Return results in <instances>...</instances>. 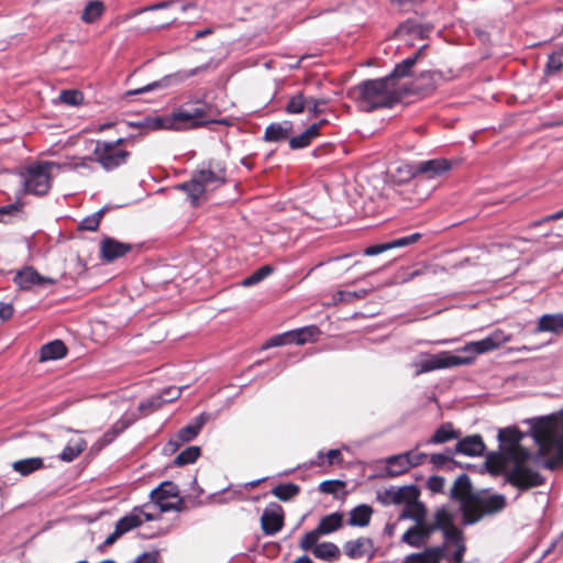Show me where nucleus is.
<instances>
[{
  "instance_id": "052dcab7",
  "label": "nucleus",
  "mask_w": 563,
  "mask_h": 563,
  "mask_svg": "<svg viewBox=\"0 0 563 563\" xmlns=\"http://www.w3.org/2000/svg\"><path fill=\"white\" fill-rule=\"evenodd\" d=\"M455 454L454 451L448 449L446 453H435L430 455V462L438 468L443 467L448 463L455 462L452 460V455Z\"/></svg>"
},
{
  "instance_id": "5fc2aeb1",
  "label": "nucleus",
  "mask_w": 563,
  "mask_h": 563,
  "mask_svg": "<svg viewBox=\"0 0 563 563\" xmlns=\"http://www.w3.org/2000/svg\"><path fill=\"white\" fill-rule=\"evenodd\" d=\"M274 268L271 265H264L253 272L249 277L244 278L242 285L245 287L253 286L273 273Z\"/></svg>"
},
{
  "instance_id": "2f4dec72",
  "label": "nucleus",
  "mask_w": 563,
  "mask_h": 563,
  "mask_svg": "<svg viewBox=\"0 0 563 563\" xmlns=\"http://www.w3.org/2000/svg\"><path fill=\"white\" fill-rule=\"evenodd\" d=\"M68 350L62 340H54L41 347L40 361L59 360L66 356Z\"/></svg>"
},
{
  "instance_id": "bb28decb",
  "label": "nucleus",
  "mask_w": 563,
  "mask_h": 563,
  "mask_svg": "<svg viewBox=\"0 0 563 563\" xmlns=\"http://www.w3.org/2000/svg\"><path fill=\"white\" fill-rule=\"evenodd\" d=\"M131 424V420L128 418H121L113 423L110 430H108L103 435L96 441L93 448L98 451L102 450L104 446L109 445L114 441V439L121 434L124 430H126Z\"/></svg>"
},
{
  "instance_id": "c9c22d12",
  "label": "nucleus",
  "mask_w": 563,
  "mask_h": 563,
  "mask_svg": "<svg viewBox=\"0 0 563 563\" xmlns=\"http://www.w3.org/2000/svg\"><path fill=\"white\" fill-rule=\"evenodd\" d=\"M373 547L371 539L358 538L354 541L345 542L344 553L351 559H358L365 555L368 549Z\"/></svg>"
},
{
  "instance_id": "c756f323",
  "label": "nucleus",
  "mask_w": 563,
  "mask_h": 563,
  "mask_svg": "<svg viewBox=\"0 0 563 563\" xmlns=\"http://www.w3.org/2000/svg\"><path fill=\"white\" fill-rule=\"evenodd\" d=\"M292 131V124L289 121L283 123H272L265 129L264 140L266 142H280L289 137Z\"/></svg>"
},
{
  "instance_id": "c85d7f7f",
  "label": "nucleus",
  "mask_w": 563,
  "mask_h": 563,
  "mask_svg": "<svg viewBox=\"0 0 563 563\" xmlns=\"http://www.w3.org/2000/svg\"><path fill=\"white\" fill-rule=\"evenodd\" d=\"M407 456L408 454L406 453L388 456L385 460L387 476L396 477L407 473L410 470Z\"/></svg>"
},
{
  "instance_id": "bf43d9fd",
  "label": "nucleus",
  "mask_w": 563,
  "mask_h": 563,
  "mask_svg": "<svg viewBox=\"0 0 563 563\" xmlns=\"http://www.w3.org/2000/svg\"><path fill=\"white\" fill-rule=\"evenodd\" d=\"M345 487V483L340 479H328L323 481L319 485V490L323 494L335 495L339 489Z\"/></svg>"
},
{
  "instance_id": "dca6fc26",
  "label": "nucleus",
  "mask_w": 563,
  "mask_h": 563,
  "mask_svg": "<svg viewBox=\"0 0 563 563\" xmlns=\"http://www.w3.org/2000/svg\"><path fill=\"white\" fill-rule=\"evenodd\" d=\"M442 75L440 71L426 70L412 81L411 87L407 89V93L429 95L434 91L441 80Z\"/></svg>"
},
{
  "instance_id": "4c0bfd02",
  "label": "nucleus",
  "mask_w": 563,
  "mask_h": 563,
  "mask_svg": "<svg viewBox=\"0 0 563 563\" xmlns=\"http://www.w3.org/2000/svg\"><path fill=\"white\" fill-rule=\"evenodd\" d=\"M459 437L460 432L453 429L451 422H446L434 431L432 437L427 440L426 444H442L450 440L457 439Z\"/></svg>"
},
{
  "instance_id": "09e8293b",
  "label": "nucleus",
  "mask_w": 563,
  "mask_h": 563,
  "mask_svg": "<svg viewBox=\"0 0 563 563\" xmlns=\"http://www.w3.org/2000/svg\"><path fill=\"white\" fill-rule=\"evenodd\" d=\"M106 211V208H102L93 214L86 217L82 221L79 222L78 230L91 232L97 231Z\"/></svg>"
},
{
  "instance_id": "393cba45",
  "label": "nucleus",
  "mask_w": 563,
  "mask_h": 563,
  "mask_svg": "<svg viewBox=\"0 0 563 563\" xmlns=\"http://www.w3.org/2000/svg\"><path fill=\"white\" fill-rule=\"evenodd\" d=\"M485 451V443L479 434L468 435L456 443L454 453H461L468 456L482 455Z\"/></svg>"
},
{
  "instance_id": "473e14b6",
  "label": "nucleus",
  "mask_w": 563,
  "mask_h": 563,
  "mask_svg": "<svg viewBox=\"0 0 563 563\" xmlns=\"http://www.w3.org/2000/svg\"><path fill=\"white\" fill-rule=\"evenodd\" d=\"M374 509L366 504L358 505L350 511L349 525L352 527H366L371 522Z\"/></svg>"
},
{
  "instance_id": "ea45409f",
  "label": "nucleus",
  "mask_w": 563,
  "mask_h": 563,
  "mask_svg": "<svg viewBox=\"0 0 563 563\" xmlns=\"http://www.w3.org/2000/svg\"><path fill=\"white\" fill-rule=\"evenodd\" d=\"M313 555L318 559L333 562L339 560L340 549L332 542H323L313 548Z\"/></svg>"
},
{
  "instance_id": "9d476101",
  "label": "nucleus",
  "mask_w": 563,
  "mask_h": 563,
  "mask_svg": "<svg viewBox=\"0 0 563 563\" xmlns=\"http://www.w3.org/2000/svg\"><path fill=\"white\" fill-rule=\"evenodd\" d=\"M207 69H208V65L206 64V65H201V66L191 68L189 70H178L174 74L164 76L159 80L150 82L141 88L128 90L125 92V96H136V95H141L144 92L153 91L157 88H166L172 85H177V84H180V82H183V81H185V80H187Z\"/></svg>"
},
{
  "instance_id": "79ce46f5",
  "label": "nucleus",
  "mask_w": 563,
  "mask_h": 563,
  "mask_svg": "<svg viewBox=\"0 0 563 563\" xmlns=\"http://www.w3.org/2000/svg\"><path fill=\"white\" fill-rule=\"evenodd\" d=\"M104 9L102 1H89L82 11L81 20L86 23H93L103 14Z\"/></svg>"
},
{
  "instance_id": "20e7f679",
  "label": "nucleus",
  "mask_w": 563,
  "mask_h": 563,
  "mask_svg": "<svg viewBox=\"0 0 563 563\" xmlns=\"http://www.w3.org/2000/svg\"><path fill=\"white\" fill-rule=\"evenodd\" d=\"M125 141L123 137L115 141L97 140L91 159L107 172L125 165L131 157V152L124 148Z\"/></svg>"
},
{
  "instance_id": "e433bc0d",
  "label": "nucleus",
  "mask_w": 563,
  "mask_h": 563,
  "mask_svg": "<svg viewBox=\"0 0 563 563\" xmlns=\"http://www.w3.org/2000/svg\"><path fill=\"white\" fill-rule=\"evenodd\" d=\"M343 525V514L332 512L322 517L316 527L318 531L323 534L332 533L339 530Z\"/></svg>"
},
{
  "instance_id": "6e6d98bb",
  "label": "nucleus",
  "mask_w": 563,
  "mask_h": 563,
  "mask_svg": "<svg viewBox=\"0 0 563 563\" xmlns=\"http://www.w3.org/2000/svg\"><path fill=\"white\" fill-rule=\"evenodd\" d=\"M322 534L314 528L311 531H308L303 534L299 542V547L303 551L311 550L313 552V548L318 545V540Z\"/></svg>"
},
{
  "instance_id": "774afa93",
  "label": "nucleus",
  "mask_w": 563,
  "mask_h": 563,
  "mask_svg": "<svg viewBox=\"0 0 563 563\" xmlns=\"http://www.w3.org/2000/svg\"><path fill=\"white\" fill-rule=\"evenodd\" d=\"M181 389V387L172 386L164 389L159 396L164 399V404L172 402L180 397Z\"/></svg>"
},
{
  "instance_id": "a211bd4d",
  "label": "nucleus",
  "mask_w": 563,
  "mask_h": 563,
  "mask_svg": "<svg viewBox=\"0 0 563 563\" xmlns=\"http://www.w3.org/2000/svg\"><path fill=\"white\" fill-rule=\"evenodd\" d=\"M509 341V336L501 330L494 331L490 335L483 340L474 341L465 346V351L483 354L498 349L501 344Z\"/></svg>"
},
{
  "instance_id": "7ed1b4c3",
  "label": "nucleus",
  "mask_w": 563,
  "mask_h": 563,
  "mask_svg": "<svg viewBox=\"0 0 563 563\" xmlns=\"http://www.w3.org/2000/svg\"><path fill=\"white\" fill-rule=\"evenodd\" d=\"M227 167L223 162L211 159L206 167L195 170L188 181L178 184L175 189L187 194L190 205L198 207L201 200L207 199L210 191H214L228 181Z\"/></svg>"
},
{
  "instance_id": "9b49d317",
  "label": "nucleus",
  "mask_w": 563,
  "mask_h": 563,
  "mask_svg": "<svg viewBox=\"0 0 563 563\" xmlns=\"http://www.w3.org/2000/svg\"><path fill=\"white\" fill-rule=\"evenodd\" d=\"M471 362L467 357H461L457 355H453L449 352H441L438 354H427L423 360H421L417 366V375L422 373L432 372L435 369L450 368L464 364H468Z\"/></svg>"
},
{
  "instance_id": "2eb2a0df",
  "label": "nucleus",
  "mask_w": 563,
  "mask_h": 563,
  "mask_svg": "<svg viewBox=\"0 0 563 563\" xmlns=\"http://www.w3.org/2000/svg\"><path fill=\"white\" fill-rule=\"evenodd\" d=\"M132 249V244L106 236L100 243V258L106 263H112L125 256Z\"/></svg>"
},
{
  "instance_id": "aec40b11",
  "label": "nucleus",
  "mask_w": 563,
  "mask_h": 563,
  "mask_svg": "<svg viewBox=\"0 0 563 563\" xmlns=\"http://www.w3.org/2000/svg\"><path fill=\"white\" fill-rule=\"evenodd\" d=\"M431 536L429 522L415 523L401 536V542L411 548H422L429 542Z\"/></svg>"
},
{
  "instance_id": "338daca9",
  "label": "nucleus",
  "mask_w": 563,
  "mask_h": 563,
  "mask_svg": "<svg viewBox=\"0 0 563 563\" xmlns=\"http://www.w3.org/2000/svg\"><path fill=\"white\" fill-rule=\"evenodd\" d=\"M444 484H445L444 477L439 476V475H433V476L429 477V479L427 482V487L432 493H442L443 488H444Z\"/></svg>"
},
{
  "instance_id": "6e6552de",
  "label": "nucleus",
  "mask_w": 563,
  "mask_h": 563,
  "mask_svg": "<svg viewBox=\"0 0 563 563\" xmlns=\"http://www.w3.org/2000/svg\"><path fill=\"white\" fill-rule=\"evenodd\" d=\"M151 499L162 512L181 511L184 509V499L179 496V488L170 481L163 482L152 490Z\"/></svg>"
},
{
  "instance_id": "f3484780",
  "label": "nucleus",
  "mask_w": 563,
  "mask_h": 563,
  "mask_svg": "<svg viewBox=\"0 0 563 563\" xmlns=\"http://www.w3.org/2000/svg\"><path fill=\"white\" fill-rule=\"evenodd\" d=\"M420 492L416 487L413 492V498L407 499L405 508L399 515V520L411 519L415 523H423L427 521L428 509L426 505L419 500Z\"/></svg>"
},
{
  "instance_id": "e2e57ef3",
  "label": "nucleus",
  "mask_w": 563,
  "mask_h": 563,
  "mask_svg": "<svg viewBox=\"0 0 563 563\" xmlns=\"http://www.w3.org/2000/svg\"><path fill=\"white\" fill-rule=\"evenodd\" d=\"M311 142L312 139L303 131L299 135L289 139V146L291 150H299L309 146Z\"/></svg>"
},
{
  "instance_id": "de8ad7c7",
  "label": "nucleus",
  "mask_w": 563,
  "mask_h": 563,
  "mask_svg": "<svg viewBox=\"0 0 563 563\" xmlns=\"http://www.w3.org/2000/svg\"><path fill=\"white\" fill-rule=\"evenodd\" d=\"M200 452L199 446H188L175 457L174 464L176 466L191 464L200 456Z\"/></svg>"
},
{
  "instance_id": "412c9836",
  "label": "nucleus",
  "mask_w": 563,
  "mask_h": 563,
  "mask_svg": "<svg viewBox=\"0 0 563 563\" xmlns=\"http://www.w3.org/2000/svg\"><path fill=\"white\" fill-rule=\"evenodd\" d=\"M417 486L415 485H407V486H401V487H398V488H395V487H390L388 489H385L384 492L382 493H378L377 494V500L382 504V505H401V504H405L407 501V499H412L415 496H413V492H415V488Z\"/></svg>"
},
{
  "instance_id": "8fccbe9b",
  "label": "nucleus",
  "mask_w": 563,
  "mask_h": 563,
  "mask_svg": "<svg viewBox=\"0 0 563 563\" xmlns=\"http://www.w3.org/2000/svg\"><path fill=\"white\" fill-rule=\"evenodd\" d=\"M306 108L307 97L302 92H298L288 100L285 111L288 114H300Z\"/></svg>"
},
{
  "instance_id": "a19ab883",
  "label": "nucleus",
  "mask_w": 563,
  "mask_h": 563,
  "mask_svg": "<svg viewBox=\"0 0 563 563\" xmlns=\"http://www.w3.org/2000/svg\"><path fill=\"white\" fill-rule=\"evenodd\" d=\"M453 525L454 522L452 514L449 512L445 508H441L435 511L433 521L429 522V528L431 529L432 533L437 530L443 532Z\"/></svg>"
},
{
  "instance_id": "864d4df0",
  "label": "nucleus",
  "mask_w": 563,
  "mask_h": 563,
  "mask_svg": "<svg viewBox=\"0 0 563 563\" xmlns=\"http://www.w3.org/2000/svg\"><path fill=\"white\" fill-rule=\"evenodd\" d=\"M505 455L514 463V465H526L530 459V452L521 444L510 449V451Z\"/></svg>"
},
{
  "instance_id": "4468645a",
  "label": "nucleus",
  "mask_w": 563,
  "mask_h": 563,
  "mask_svg": "<svg viewBox=\"0 0 563 563\" xmlns=\"http://www.w3.org/2000/svg\"><path fill=\"white\" fill-rule=\"evenodd\" d=\"M284 527V510L278 504H272L263 511L261 528L266 536L279 532Z\"/></svg>"
},
{
  "instance_id": "0e129e2a",
  "label": "nucleus",
  "mask_w": 563,
  "mask_h": 563,
  "mask_svg": "<svg viewBox=\"0 0 563 563\" xmlns=\"http://www.w3.org/2000/svg\"><path fill=\"white\" fill-rule=\"evenodd\" d=\"M430 563H440L445 556V545L430 547L424 550Z\"/></svg>"
},
{
  "instance_id": "b1692460",
  "label": "nucleus",
  "mask_w": 563,
  "mask_h": 563,
  "mask_svg": "<svg viewBox=\"0 0 563 563\" xmlns=\"http://www.w3.org/2000/svg\"><path fill=\"white\" fill-rule=\"evenodd\" d=\"M183 107H188L187 111L189 113L199 112L198 120L201 122H205L207 125L208 123L212 122L211 120H208V115L211 111V104L206 100V96L203 95L201 98L192 97L189 98L186 102L181 104ZM219 124L228 125L229 122L227 119H222L219 121H216Z\"/></svg>"
},
{
  "instance_id": "58836bf2",
  "label": "nucleus",
  "mask_w": 563,
  "mask_h": 563,
  "mask_svg": "<svg viewBox=\"0 0 563 563\" xmlns=\"http://www.w3.org/2000/svg\"><path fill=\"white\" fill-rule=\"evenodd\" d=\"M393 179L397 184H406L410 180H418L417 164L416 163H404L399 165L394 174Z\"/></svg>"
},
{
  "instance_id": "4be33fe9",
  "label": "nucleus",
  "mask_w": 563,
  "mask_h": 563,
  "mask_svg": "<svg viewBox=\"0 0 563 563\" xmlns=\"http://www.w3.org/2000/svg\"><path fill=\"white\" fill-rule=\"evenodd\" d=\"M14 282L21 289L24 290L31 289L33 286H46L55 284V279L41 276L33 267H25L24 269L18 272L14 277Z\"/></svg>"
},
{
  "instance_id": "69168bd1",
  "label": "nucleus",
  "mask_w": 563,
  "mask_h": 563,
  "mask_svg": "<svg viewBox=\"0 0 563 563\" xmlns=\"http://www.w3.org/2000/svg\"><path fill=\"white\" fill-rule=\"evenodd\" d=\"M290 335H289V331L288 332H285V333H282V334H278V335H274L273 338H271L269 340L266 341V343L263 345L264 349H269V347H275V346H282V345H286V344H290Z\"/></svg>"
},
{
  "instance_id": "ddd939ff",
  "label": "nucleus",
  "mask_w": 563,
  "mask_h": 563,
  "mask_svg": "<svg viewBox=\"0 0 563 563\" xmlns=\"http://www.w3.org/2000/svg\"><path fill=\"white\" fill-rule=\"evenodd\" d=\"M417 164L418 180L433 179L452 169V163L446 158H433Z\"/></svg>"
},
{
  "instance_id": "c03bdc74",
  "label": "nucleus",
  "mask_w": 563,
  "mask_h": 563,
  "mask_svg": "<svg viewBox=\"0 0 563 563\" xmlns=\"http://www.w3.org/2000/svg\"><path fill=\"white\" fill-rule=\"evenodd\" d=\"M563 69V45L558 47L548 56L544 71L547 75H553Z\"/></svg>"
},
{
  "instance_id": "3c124183",
  "label": "nucleus",
  "mask_w": 563,
  "mask_h": 563,
  "mask_svg": "<svg viewBox=\"0 0 563 563\" xmlns=\"http://www.w3.org/2000/svg\"><path fill=\"white\" fill-rule=\"evenodd\" d=\"M62 103L71 107H78L84 103V93L78 89H65L59 93Z\"/></svg>"
},
{
  "instance_id": "f257e3e1",
  "label": "nucleus",
  "mask_w": 563,
  "mask_h": 563,
  "mask_svg": "<svg viewBox=\"0 0 563 563\" xmlns=\"http://www.w3.org/2000/svg\"><path fill=\"white\" fill-rule=\"evenodd\" d=\"M407 93L401 84H394L387 76L377 79L363 80L354 86L349 95L358 108L372 112L382 108H391Z\"/></svg>"
},
{
  "instance_id": "4d7b16f0",
  "label": "nucleus",
  "mask_w": 563,
  "mask_h": 563,
  "mask_svg": "<svg viewBox=\"0 0 563 563\" xmlns=\"http://www.w3.org/2000/svg\"><path fill=\"white\" fill-rule=\"evenodd\" d=\"M163 405H164V399L159 395H156V396L150 397L148 399H146L144 401H141L139 405V410L142 413L147 415L150 412H153V411L159 409Z\"/></svg>"
},
{
  "instance_id": "39448f33",
  "label": "nucleus",
  "mask_w": 563,
  "mask_h": 563,
  "mask_svg": "<svg viewBox=\"0 0 563 563\" xmlns=\"http://www.w3.org/2000/svg\"><path fill=\"white\" fill-rule=\"evenodd\" d=\"M507 505L506 497L495 494L488 497L476 494L471 505H465L463 514L464 525H474L485 516L496 515L505 509Z\"/></svg>"
},
{
  "instance_id": "680f3d73",
  "label": "nucleus",
  "mask_w": 563,
  "mask_h": 563,
  "mask_svg": "<svg viewBox=\"0 0 563 563\" xmlns=\"http://www.w3.org/2000/svg\"><path fill=\"white\" fill-rule=\"evenodd\" d=\"M328 103V100L324 98H307V109L312 114V117H318L323 112L322 107Z\"/></svg>"
},
{
  "instance_id": "37998d69",
  "label": "nucleus",
  "mask_w": 563,
  "mask_h": 563,
  "mask_svg": "<svg viewBox=\"0 0 563 563\" xmlns=\"http://www.w3.org/2000/svg\"><path fill=\"white\" fill-rule=\"evenodd\" d=\"M300 493V487L294 483L279 484L272 489V494L282 501L291 500Z\"/></svg>"
},
{
  "instance_id": "6ab92c4d",
  "label": "nucleus",
  "mask_w": 563,
  "mask_h": 563,
  "mask_svg": "<svg viewBox=\"0 0 563 563\" xmlns=\"http://www.w3.org/2000/svg\"><path fill=\"white\" fill-rule=\"evenodd\" d=\"M421 239V233H412L406 236L397 238L388 242L378 243L374 245H369L364 250V254L366 256H375L379 255L384 252L397 249L405 247L418 242Z\"/></svg>"
},
{
  "instance_id": "1a4fd4ad",
  "label": "nucleus",
  "mask_w": 563,
  "mask_h": 563,
  "mask_svg": "<svg viewBox=\"0 0 563 563\" xmlns=\"http://www.w3.org/2000/svg\"><path fill=\"white\" fill-rule=\"evenodd\" d=\"M506 482L519 490L525 492L543 485L544 477L527 465H514L512 468L506 473Z\"/></svg>"
},
{
  "instance_id": "a878e982",
  "label": "nucleus",
  "mask_w": 563,
  "mask_h": 563,
  "mask_svg": "<svg viewBox=\"0 0 563 563\" xmlns=\"http://www.w3.org/2000/svg\"><path fill=\"white\" fill-rule=\"evenodd\" d=\"M209 420V415L201 413L198 417L195 418V420L183 427L178 432V443H186L191 440H194L202 429V427L206 424V422Z\"/></svg>"
},
{
  "instance_id": "f03ea898",
  "label": "nucleus",
  "mask_w": 563,
  "mask_h": 563,
  "mask_svg": "<svg viewBox=\"0 0 563 563\" xmlns=\"http://www.w3.org/2000/svg\"><path fill=\"white\" fill-rule=\"evenodd\" d=\"M531 431L541 456H548L553 449L556 450L555 455L544 462V467L555 470L563 464V410L559 416L536 419Z\"/></svg>"
},
{
  "instance_id": "603ef678",
  "label": "nucleus",
  "mask_w": 563,
  "mask_h": 563,
  "mask_svg": "<svg viewBox=\"0 0 563 563\" xmlns=\"http://www.w3.org/2000/svg\"><path fill=\"white\" fill-rule=\"evenodd\" d=\"M317 332L316 327H306L297 330L289 331L290 342L296 344H305L312 339Z\"/></svg>"
},
{
  "instance_id": "a18cd8bd",
  "label": "nucleus",
  "mask_w": 563,
  "mask_h": 563,
  "mask_svg": "<svg viewBox=\"0 0 563 563\" xmlns=\"http://www.w3.org/2000/svg\"><path fill=\"white\" fill-rule=\"evenodd\" d=\"M143 523V520L135 510L121 519L118 520L115 527L120 530L122 534L129 532L130 530L140 527Z\"/></svg>"
},
{
  "instance_id": "cd10ccee",
  "label": "nucleus",
  "mask_w": 563,
  "mask_h": 563,
  "mask_svg": "<svg viewBox=\"0 0 563 563\" xmlns=\"http://www.w3.org/2000/svg\"><path fill=\"white\" fill-rule=\"evenodd\" d=\"M523 433L517 427H508L500 429L498 432V440L500 448L506 454L510 449L520 444Z\"/></svg>"
},
{
  "instance_id": "5701e85b",
  "label": "nucleus",
  "mask_w": 563,
  "mask_h": 563,
  "mask_svg": "<svg viewBox=\"0 0 563 563\" xmlns=\"http://www.w3.org/2000/svg\"><path fill=\"white\" fill-rule=\"evenodd\" d=\"M427 48V45H423L420 47L416 53H413L411 56L407 57L402 62L398 63L394 70L387 75L388 78H390L394 84H400V79L408 77L412 73L413 66L417 64L420 57L423 56V53Z\"/></svg>"
},
{
  "instance_id": "49530a36",
  "label": "nucleus",
  "mask_w": 563,
  "mask_h": 563,
  "mask_svg": "<svg viewBox=\"0 0 563 563\" xmlns=\"http://www.w3.org/2000/svg\"><path fill=\"white\" fill-rule=\"evenodd\" d=\"M485 466L490 474L498 475L506 467V456L499 453H489L486 457Z\"/></svg>"
},
{
  "instance_id": "13d9d810",
  "label": "nucleus",
  "mask_w": 563,
  "mask_h": 563,
  "mask_svg": "<svg viewBox=\"0 0 563 563\" xmlns=\"http://www.w3.org/2000/svg\"><path fill=\"white\" fill-rule=\"evenodd\" d=\"M443 537L444 539L453 544V545H457V544H465V537H464V533L463 531L457 528L455 525H453L452 527H450L449 529L444 530L443 532Z\"/></svg>"
},
{
  "instance_id": "72a5a7b5",
  "label": "nucleus",
  "mask_w": 563,
  "mask_h": 563,
  "mask_svg": "<svg viewBox=\"0 0 563 563\" xmlns=\"http://www.w3.org/2000/svg\"><path fill=\"white\" fill-rule=\"evenodd\" d=\"M42 468H44V461L42 457H27L12 463V470L21 476H29Z\"/></svg>"
},
{
  "instance_id": "423d86ee",
  "label": "nucleus",
  "mask_w": 563,
  "mask_h": 563,
  "mask_svg": "<svg viewBox=\"0 0 563 563\" xmlns=\"http://www.w3.org/2000/svg\"><path fill=\"white\" fill-rule=\"evenodd\" d=\"M188 107H178L169 115L156 117L151 120L152 129H165L173 131H187L205 126V122L198 120L199 112L189 113Z\"/></svg>"
},
{
  "instance_id": "7c9ffc66",
  "label": "nucleus",
  "mask_w": 563,
  "mask_h": 563,
  "mask_svg": "<svg viewBox=\"0 0 563 563\" xmlns=\"http://www.w3.org/2000/svg\"><path fill=\"white\" fill-rule=\"evenodd\" d=\"M537 332L563 333V313L543 314L536 329Z\"/></svg>"
},
{
  "instance_id": "f704fd0d",
  "label": "nucleus",
  "mask_w": 563,
  "mask_h": 563,
  "mask_svg": "<svg viewBox=\"0 0 563 563\" xmlns=\"http://www.w3.org/2000/svg\"><path fill=\"white\" fill-rule=\"evenodd\" d=\"M87 448V442L82 438L70 439L66 446L63 449L59 454V459L63 462H73L77 459Z\"/></svg>"
},
{
  "instance_id": "0eeeda50",
  "label": "nucleus",
  "mask_w": 563,
  "mask_h": 563,
  "mask_svg": "<svg viewBox=\"0 0 563 563\" xmlns=\"http://www.w3.org/2000/svg\"><path fill=\"white\" fill-rule=\"evenodd\" d=\"M55 164L43 162L35 166H30L24 175L25 191L36 196H44L52 187L51 169Z\"/></svg>"
},
{
  "instance_id": "f8f14e48",
  "label": "nucleus",
  "mask_w": 563,
  "mask_h": 563,
  "mask_svg": "<svg viewBox=\"0 0 563 563\" xmlns=\"http://www.w3.org/2000/svg\"><path fill=\"white\" fill-rule=\"evenodd\" d=\"M477 493L473 492V485L467 474L463 473L454 481L450 496L460 503L462 515L465 512V505H471Z\"/></svg>"
}]
</instances>
